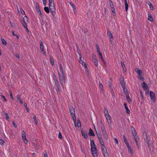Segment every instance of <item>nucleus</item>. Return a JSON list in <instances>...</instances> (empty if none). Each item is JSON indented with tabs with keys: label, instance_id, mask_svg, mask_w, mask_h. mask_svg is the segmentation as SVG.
Masks as SVG:
<instances>
[{
	"label": "nucleus",
	"instance_id": "obj_1",
	"mask_svg": "<svg viewBox=\"0 0 157 157\" xmlns=\"http://www.w3.org/2000/svg\"><path fill=\"white\" fill-rule=\"evenodd\" d=\"M58 74L60 84H61L62 87L63 88V82H65L66 78L64 75V73H61V74H60L59 72H58Z\"/></svg>",
	"mask_w": 157,
	"mask_h": 157
},
{
	"label": "nucleus",
	"instance_id": "obj_2",
	"mask_svg": "<svg viewBox=\"0 0 157 157\" xmlns=\"http://www.w3.org/2000/svg\"><path fill=\"white\" fill-rule=\"evenodd\" d=\"M135 71L138 75V77L141 80H143L144 78L142 77V70L139 69L138 68H136L135 69Z\"/></svg>",
	"mask_w": 157,
	"mask_h": 157
},
{
	"label": "nucleus",
	"instance_id": "obj_3",
	"mask_svg": "<svg viewBox=\"0 0 157 157\" xmlns=\"http://www.w3.org/2000/svg\"><path fill=\"white\" fill-rule=\"evenodd\" d=\"M91 151L94 157H98L97 150L96 147L91 148Z\"/></svg>",
	"mask_w": 157,
	"mask_h": 157
},
{
	"label": "nucleus",
	"instance_id": "obj_4",
	"mask_svg": "<svg viewBox=\"0 0 157 157\" xmlns=\"http://www.w3.org/2000/svg\"><path fill=\"white\" fill-rule=\"evenodd\" d=\"M69 110L71 115L72 116V118H75L76 117L75 113V109L73 107H69Z\"/></svg>",
	"mask_w": 157,
	"mask_h": 157
},
{
	"label": "nucleus",
	"instance_id": "obj_5",
	"mask_svg": "<svg viewBox=\"0 0 157 157\" xmlns=\"http://www.w3.org/2000/svg\"><path fill=\"white\" fill-rule=\"evenodd\" d=\"M21 134H22V137L23 140V141H24V143L25 144H27V142H28V140H27V139H26L25 132L24 131H23L22 132Z\"/></svg>",
	"mask_w": 157,
	"mask_h": 157
},
{
	"label": "nucleus",
	"instance_id": "obj_6",
	"mask_svg": "<svg viewBox=\"0 0 157 157\" xmlns=\"http://www.w3.org/2000/svg\"><path fill=\"white\" fill-rule=\"evenodd\" d=\"M103 154L104 157H108L109 154L107 152V150L105 146L101 147Z\"/></svg>",
	"mask_w": 157,
	"mask_h": 157
},
{
	"label": "nucleus",
	"instance_id": "obj_7",
	"mask_svg": "<svg viewBox=\"0 0 157 157\" xmlns=\"http://www.w3.org/2000/svg\"><path fill=\"white\" fill-rule=\"evenodd\" d=\"M150 95L151 100L154 101H155L156 97L155 94H154L152 91H151L150 92Z\"/></svg>",
	"mask_w": 157,
	"mask_h": 157
},
{
	"label": "nucleus",
	"instance_id": "obj_8",
	"mask_svg": "<svg viewBox=\"0 0 157 157\" xmlns=\"http://www.w3.org/2000/svg\"><path fill=\"white\" fill-rule=\"evenodd\" d=\"M49 8L50 12H55V7L54 4H49Z\"/></svg>",
	"mask_w": 157,
	"mask_h": 157
},
{
	"label": "nucleus",
	"instance_id": "obj_9",
	"mask_svg": "<svg viewBox=\"0 0 157 157\" xmlns=\"http://www.w3.org/2000/svg\"><path fill=\"white\" fill-rule=\"evenodd\" d=\"M40 49L41 50V53L43 54H45V52L44 51V46L43 45V42L41 41H40Z\"/></svg>",
	"mask_w": 157,
	"mask_h": 157
},
{
	"label": "nucleus",
	"instance_id": "obj_10",
	"mask_svg": "<svg viewBox=\"0 0 157 157\" xmlns=\"http://www.w3.org/2000/svg\"><path fill=\"white\" fill-rule=\"evenodd\" d=\"M144 140L146 143L147 144L148 147H149V145L152 144V143H151L150 139H149L148 137H146L144 138Z\"/></svg>",
	"mask_w": 157,
	"mask_h": 157
},
{
	"label": "nucleus",
	"instance_id": "obj_11",
	"mask_svg": "<svg viewBox=\"0 0 157 157\" xmlns=\"http://www.w3.org/2000/svg\"><path fill=\"white\" fill-rule=\"evenodd\" d=\"M81 132H82V136H84V137L85 139H86L88 137V135L87 132L83 129H82L81 130Z\"/></svg>",
	"mask_w": 157,
	"mask_h": 157
},
{
	"label": "nucleus",
	"instance_id": "obj_12",
	"mask_svg": "<svg viewBox=\"0 0 157 157\" xmlns=\"http://www.w3.org/2000/svg\"><path fill=\"white\" fill-rule=\"evenodd\" d=\"M106 119L108 121V122L109 124H111V118L110 116L109 115L105 116Z\"/></svg>",
	"mask_w": 157,
	"mask_h": 157
},
{
	"label": "nucleus",
	"instance_id": "obj_13",
	"mask_svg": "<svg viewBox=\"0 0 157 157\" xmlns=\"http://www.w3.org/2000/svg\"><path fill=\"white\" fill-rule=\"evenodd\" d=\"M142 87L144 90H148V88L147 84L144 82L142 83Z\"/></svg>",
	"mask_w": 157,
	"mask_h": 157
},
{
	"label": "nucleus",
	"instance_id": "obj_14",
	"mask_svg": "<svg viewBox=\"0 0 157 157\" xmlns=\"http://www.w3.org/2000/svg\"><path fill=\"white\" fill-rule=\"evenodd\" d=\"M55 82V86H56V90H58V91L57 92L58 93L59 92V93H60L59 85L58 83V81H57V82Z\"/></svg>",
	"mask_w": 157,
	"mask_h": 157
},
{
	"label": "nucleus",
	"instance_id": "obj_15",
	"mask_svg": "<svg viewBox=\"0 0 157 157\" xmlns=\"http://www.w3.org/2000/svg\"><path fill=\"white\" fill-rule=\"evenodd\" d=\"M88 135L90 136H94L95 135L93 130L91 128H90L89 130V132L88 133Z\"/></svg>",
	"mask_w": 157,
	"mask_h": 157
},
{
	"label": "nucleus",
	"instance_id": "obj_16",
	"mask_svg": "<svg viewBox=\"0 0 157 157\" xmlns=\"http://www.w3.org/2000/svg\"><path fill=\"white\" fill-rule=\"evenodd\" d=\"M124 106L125 107V108L126 110V113H127L128 114H129L130 112V110L128 109V108L127 106V104L126 103H124Z\"/></svg>",
	"mask_w": 157,
	"mask_h": 157
},
{
	"label": "nucleus",
	"instance_id": "obj_17",
	"mask_svg": "<svg viewBox=\"0 0 157 157\" xmlns=\"http://www.w3.org/2000/svg\"><path fill=\"white\" fill-rule=\"evenodd\" d=\"M107 35L109 36V38L111 39L113 38V36L110 31L108 30L107 31Z\"/></svg>",
	"mask_w": 157,
	"mask_h": 157
},
{
	"label": "nucleus",
	"instance_id": "obj_18",
	"mask_svg": "<svg viewBox=\"0 0 157 157\" xmlns=\"http://www.w3.org/2000/svg\"><path fill=\"white\" fill-rule=\"evenodd\" d=\"M131 131L132 132V134L133 135H135L137 133L136 132L134 128L132 127V126L131 127Z\"/></svg>",
	"mask_w": 157,
	"mask_h": 157
},
{
	"label": "nucleus",
	"instance_id": "obj_19",
	"mask_svg": "<svg viewBox=\"0 0 157 157\" xmlns=\"http://www.w3.org/2000/svg\"><path fill=\"white\" fill-rule=\"evenodd\" d=\"M121 64L122 66V68H123L124 71L126 72V67H125V65L124 64V62H121Z\"/></svg>",
	"mask_w": 157,
	"mask_h": 157
},
{
	"label": "nucleus",
	"instance_id": "obj_20",
	"mask_svg": "<svg viewBox=\"0 0 157 157\" xmlns=\"http://www.w3.org/2000/svg\"><path fill=\"white\" fill-rule=\"evenodd\" d=\"M90 145L91 148H92V147H96V145L93 140H90Z\"/></svg>",
	"mask_w": 157,
	"mask_h": 157
},
{
	"label": "nucleus",
	"instance_id": "obj_21",
	"mask_svg": "<svg viewBox=\"0 0 157 157\" xmlns=\"http://www.w3.org/2000/svg\"><path fill=\"white\" fill-rule=\"evenodd\" d=\"M133 136L134 137V139H135L136 143H137L138 140L139 139V138L138 137V136L137 135V134H136L135 135H133Z\"/></svg>",
	"mask_w": 157,
	"mask_h": 157
},
{
	"label": "nucleus",
	"instance_id": "obj_22",
	"mask_svg": "<svg viewBox=\"0 0 157 157\" xmlns=\"http://www.w3.org/2000/svg\"><path fill=\"white\" fill-rule=\"evenodd\" d=\"M147 3L149 5L150 9L151 10H153V6L152 4L151 3V2L150 1H148Z\"/></svg>",
	"mask_w": 157,
	"mask_h": 157
},
{
	"label": "nucleus",
	"instance_id": "obj_23",
	"mask_svg": "<svg viewBox=\"0 0 157 157\" xmlns=\"http://www.w3.org/2000/svg\"><path fill=\"white\" fill-rule=\"evenodd\" d=\"M99 142L101 144V145H102L101 147H104L105 146H104V143L103 141V140H102L101 137H100V138H99Z\"/></svg>",
	"mask_w": 157,
	"mask_h": 157
},
{
	"label": "nucleus",
	"instance_id": "obj_24",
	"mask_svg": "<svg viewBox=\"0 0 157 157\" xmlns=\"http://www.w3.org/2000/svg\"><path fill=\"white\" fill-rule=\"evenodd\" d=\"M28 22H26V21H23V22H22L21 23L23 25V26L25 27V28H27V23H28Z\"/></svg>",
	"mask_w": 157,
	"mask_h": 157
},
{
	"label": "nucleus",
	"instance_id": "obj_25",
	"mask_svg": "<svg viewBox=\"0 0 157 157\" xmlns=\"http://www.w3.org/2000/svg\"><path fill=\"white\" fill-rule=\"evenodd\" d=\"M101 130L102 132H106V131L105 130V128L104 126L102 123H101Z\"/></svg>",
	"mask_w": 157,
	"mask_h": 157
},
{
	"label": "nucleus",
	"instance_id": "obj_26",
	"mask_svg": "<svg viewBox=\"0 0 157 157\" xmlns=\"http://www.w3.org/2000/svg\"><path fill=\"white\" fill-rule=\"evenodd\" d=\"M33 119L34 120L35 122V124L36 125H37L38 124L37 121L36 119V116L34 114H33Z\"/></svg>",
	"mask_w": 157,
	"mask_h": 157
},
{
	"label": "nucleus",
	"instance_id": "obj_27",
	"mask_svg": "<svg viewBox=\"0 0 157 157\" xmlns=\"http://www.w3.org/2000/svg\"><path fill=\"white\" fill-rule=\"evenodd\" d=\"M125 9L126 11H127L128 8V5L127 2V0H125Z\"/></svg>",
	"mask_w": 157,
	"mask_h": 157
},
{
	"label": "nucleus",
	"instance_id": "obj_28",
	"mask_svg": "<svg viewBox=\"0 0 157 157\" xmlns=\"http://www.w3.org/2000/svg\"><path fill=\"white\" fill-rule=\"evenodd\" d=\"M102 133L104 137L105 138L106 140H107L108 139V138L107 135L106 133V132H103Z\"/></svg>",
	"mask_w": 157,
	"mask_h": 157
},
{
	"label": "nucleus",
	"instance_id": "obj_29",
	"mask_svg": "<svg viewBox=\"0 0 157 157\" xmlns=\"http://www.w3.org/2000/svg\"><path fill=\"white\" fill-rule=\"evenodd\" d=\"M17 99L19 101L20 103L21 104H23L22 101L21 99L20 96L19 95H17Z\"/></svg>",
	"mask_w": 157,
	"mask_h": 157
},
{
	"label": "nucleus",
	"instance_id": "obj_30",
	"mask_svg": "<svg viewBox=\"0 0 157 157\" xmlns=\"http://www.w3.org/2000/svg\"><path fill=\"white\" fill-rule=\"evenodd\" d=\"M148 19L151 22H152L153 19L151 15H149Z\"/></svg>",
	"mask_w": 157,
	"mask_h": 157
},
{
	"label": "nucleus",
	"instance_id": "obj_31",
	"mask_svg": "<svg viewBox=\"0 0 157 157\" xmlns=\"http://www.w3.org/2000/svg\"><path fill=\"white\" fill-rule=\"evenodd\" d=\"M104 111L105 113V116L109 115V114L108 111L107 109L104 108Z\"/></svg>",
	"mask_w": 157,
	"mask_h": 157
},
{
	"label": "nucleus",
	"instance_id": "obj_32",
	"mask_svg": "<svg viewBox=\"0 0 157 157\" xmlns=\"http://www.w3.org/2000/svg\"><path fill=\"white\" fill-rule=\"evenodd\" d=\"M45 11L47 13H48L49 12V9L48 7H45L44 8Z\"/></svg>",
	"mask_w": 157,
	"mask_h": 157
},
{
	"label": "nucleus",
	"instance_id": "obj_33",
	"mask_svg": "<svg viewBox=\"0 0 157 157\" xmlns=\"http://www.w3.org/2000/svg\"><path fill=\"white\" fill-rule=\"evenodd\" d=\"M126 99L128 101L129 103H130V102L131 101V100L129 97V94L127 95H126Z\"/></svg>",
	"mask_w": 157,
	"mask_h": 157
},
{
	"label": "nucleus",
	"instance_id": "obj_34",
	"mask_svg": "<svg viewBox=\"0 0 157 157\" xmlns=\"http://www.w3.org/2000/svg\"><path fill=\"white\" fill-rule=\"evenodd\" d=\"M94 64L96 66H98V62L97 59L94 58Z\"/></svg>",
	"mask_w": 157,
	"mask_h": 157
},
{
	"label": "nucleus",
	"instance_id": "obj_35",
	"mask_svg": "<svg viewBox=\"0 0 157 157\" xmlns=\"http://www.w3.org/2000/svg\"><path fill=\"white\" fill-rule=\"evenodd\" d=\"M109 2L110 6V8H111L113 9V8L114 7V6L111 0H109Z\"/></svg>",
	"mask_w": 157,
	"mask_h": 157
},
{
	"label": "nucleus",
	"instance_id": "obj_36",
	"mask_svg": "<svg viewBox=\"0 0 157 157\" xmlns=\"http://www.w3.org/2000/svg\"><path fill=\"white\" fill-rule=\"evenodd\" d=\"M99 57L102 60V61L103 62L104 64H105V65H106V64L105 63V61H104V59H103V57L102 56V54H101V55H99Z\"/></svg>",
	"mask_w": 157,
	"mask_h": 157
},
{
	"label": "nucleus",
	"instance_id": "obj_37",
	"mask_svg": "<svg viewBox=\"0 0 157 157\" xmlns=\"http://www.w3.org/2000/svg\"><path fill=\"white\" fill-rule=\"evenodd\" d=\"M59 65V67H60V71L61 72V73H64L63 67L61 65V64L60 63Z\"/></svg>",
	"mask_w": 157,
	"mask_h": 157
},
{
	"label": "nucleus",
	"instance_id": "obj_38",
	"mask_svg": "<svg viewBox=\"0 0 157 157\" xmlns=\"http://www.w3.org/2000/svg\"><path fill=\"white\" fill-rule=\"evenodd\" d=\"M1 40L2 43L4 45H6L7 44L6 41L3 38H1Z\"/></svg>",
	"mask_w": 157,
	"mask_h": 157
},
{
	"label": "nucleus",
	"instance_id": "obj_39",
	"mask_svg": "<svg viewBox=\"0 0 157 157\" xmlns=\"http://www.w3.org/2000/svg\"><path fill=\"white\" fill-rule=\"evenodd\" d=\"M50 61L51 64L52 65H53L54 64V60L53 58H51V57H50Z\"/></svg>",
	"mask_w": 157,
	"mask_h": 157
},
{
	"label": "nucleus",
	"instance_id": "obj_40",
	"mask_svg": "<svg viewBox=\"0 0 157 157\" xmlns=\"http://www.w3.org/2000/svg\"><path fill=\"white\" fill-rule=\"evenodd\" d=\"M123 136L124 143H126L128 142V141L125 136L124 135H123Z\"/></svg>",
	"mask_w": 157,
	"mask_h": 157
},
{
	"label": "nucleus",
	"instance_id": "obj_41",
	"mask_svg": "<svg viewBox=\"0 0 157 157\" xmlns=\"http://www.w3.org/2000/svg\"><path fill=\"white\" fill-rule=\"evenodd\" d=\"M24 106L25 107V108L27 111L28 112H29V110L28 109V107L27 106V103H26L25 102L24 103Z\"/></svg>",
	"mask_w": 157,
	"mask_h": 157
},
{
	"label": "nucleus",
	"instance_id": "obj_42",
	"mask_svg": "<svg viewBox=\"0 0 157 157\" xmlns=\"http://www.w3.org/2000/svg\"><path fill=\"white\" fill-rule=\"evenodd\" d=\"M77 126L79 127H81L80 121L79 119L77 120Z\"/></svg>",
	"mask_w": 157,
	"mask_h": 157
},
{
	"label": "nucleus",
	"instance_id": "obj_43",
	"mask_svg": "<svg viewBox=\"0 0 157 157\" xmlns=\"http://www.w3.org/2000/svg\"><path fill=\"white\" fill-rule=\"evenodd\" d=\"M74 123L75 126L77 127L76 118H73Z\"/></svg>",
	"mask_w": 157,
	"mask_h": 157
},
{
	"label": "nucleus",
	"instance_id": "obj_44",
	"mask_svg": "<svg viewBox=\"0 0 157 157\" xmlns=\"http://www.w3.org/2000/svg\"><path fill=\"white\" fill-rule=\"evenodd\" d=\"M99 86L101 90H102L103 89V86L102 83H99Z\"/></svg>",
	"mask_w": 157,
	"mask_h": 157
},
{
	"label": "nucleus",
	"instance_id": "obj_45",
	"mask_svg": "<svg viewBox=\"0 0 157 157\" xmlns=\"http://www.w3.org/2000/svg\"><path fill=\"white\" fill-rule=\"evenodd\" d=\"M23 21H26V22L28 21V17L26 16H25L23 18Z\"/></svg>",
	"mask_w": 157,
	"mask_h": 157
},
{
	"label": "nucleus",
	"instance_id": "obj_46",
	"mask_svg": "<svg viewBox=\"0 0 157 157\" xmlns=\"http://www.w3.org/2000/svg\"><path fill=\"white\" fill-rule=\"evenodd\" d=\"M53 80L55 82H57V81H58L56 77L55 74H53Z\"/></svg>",
	"mask_w": 157,
	"mask_h": 157
},
{
	"label": "nucleus",
	"instance_id": "obj_47",
	"mask_svg": "<svg viewBox=\"0 0 157 157\" xmlns=\"http://www.w3.org/2000/svg\"><path fill=\"white\" fill-rule=\"evenodd\" d=\"M128 149L129 151L130 152V153L131 154H132L133 153V150L131 148V147H128Z\"/></svg>",
	"mask_w": 157,
	"mask_h": 157
},
{
	"label": "nucleus",
	"instance_id": "obj_48",
	"mask_svg": "<svg viewBox=\"0 0 157 157\" xmlns=\"http://www.w3.org/2000/svg\"><path fill=\"white\" fill-rule=\"evenodd\" d=\"M120 83L121 84H124V83H125L124 80V78L123 77H122V79H121L120 81Z\"/></svg>",
	"mask_w": 157,
	"mask_h": 157
},
{
	"label": "nucleus",
	"instance_id": "obj_49",
	"mask_svg": "<svg viewBox=\"0 0 157 157\" xmlns=\"http://www.w3.org/2000/svg\"><path fill=\"white\" fill-rule=\"evenodd\" d=\"M4 141L2 139H0V144L2 145L4 143Z\"/></svg>",
	"mask_w": 157,
	"mask_h": 157
},
{
	"label": "nucleus",
	"instance_id": "obj_50",
	"mask_svg": "<svg viewBox=\"0 0 157 157\" xmlns=\"http://www.w3.org/2000/svg\"><path fill=\"white\" fill-rule=\"evenodd\" d=\"M143 135L144 137V139L145 137H148L147 136V134L146 132L144 131L143 133Z\"/></svg>",
	"mask_w": 157,
	"mask_h": 157
},
{
	"label": "nucleus",
	"instance_id": "obj_51",
	"mask_svg": "<svg viewBox=\"0 0 157 157\" xmlns=\"http://www.w3.org/2000/svg\"><path fill=\"white\" fill-rule=\"evenodd\" d=\"M49 4H54L53 0H48Z\"/></svg>",
	"mask_w": 157,
	"mask_h": 157
},
{
	"label": "nucleus",
	"instance_id": "obj_52",
	"mask_svg": "<svg viewBox=\"0 0 157 157\" xmlns=\"http://www.w3.org/2000/svg\"><path fill=\"white\" fill-rule=\"evenodd\" d=\"M58 137L59 138L61 139H62V137L61 133L60 132H59L58 135Z\"/></svg>",
	"mask_w": 157,
	"mask_h": 157
},
{
	"label": "nucleus",
	"instance_id": "obj_53",
	"mask_svg": "<svg viewBox=\"0 0 157 157\" xmlns=\"http://www.w3.org/2000/svg\"><path fill=\"white\" fill-rule=\"evenodd\" d=\"M33 144H34V147L35 148H36L37 149H38L39 148V146H38V145L37 144H36V143L35 144L34 143H33Z\"/></svg>",
	"mask_w": 157,
	"mask_h": 157
},
{
	"label": "nucleus",
	"instance_id": "obj_54",
	"mask_svg": "<svg viewBox=\"0 0 157 157\" xmlns=\"http://www.w3.org/2000/svg\"><path fill=\"white\" fill-rule=\"evenodd\" d=\"M5 115L6 116V119L7 120L9 119V115L7 113H5Z\"/></svg>",
	"mask_w": 157,
	"mask_h": 157
},
{
	"label": "nucleus",
	"instance_id": "obj_55",
	"mask_svg": "<svg viewBox=\"0 0 157 157\" xmlns=\"http://www.w3.org/2000/svg\"><path fill=\"white\" fill-rule=\"evenodd\" d=\"M70 5L73 7V9L74 10V9H75V10H76L75 8V6H74V4L72 3H70Z\"/></svg>",
	"mask_w": 157,
	"mask_h": 157
},
{
	"label": "nucleus",
	"instance_id": "obj_56",
	"mask_svg": "<svg viewBox=\"0 0 157 157\" xmlns=\"http://www.w3.org/2000/svg\"><path fill=\"white\" fill-rule=\"evenodd\" d=\"M43 5L45 6L47 4V0H43Z\"/></svg>",
	"mask_w": 157,
	"mask_h": 157
},
{
	"label": "nucleus",
	"instance_id": "obj_57",
	"mask_svg": "<svg viewBox=\"0 0 157 157\" xmlns=\"http://www.w3.org/2000/svg\"><path fill=\"white\" fill-rule=\"evenodd\" d=\"M12 34L13 36H16L17 38L18 37V36L17 35L15 34L14 31H12Z\"/></svg>",
	"mask_w": 157,
	"mask_h": 157
},
{
	"label": "nucleus",
	"instance_id": "obj_58",
	"mask_svg": "<svg viewBox=\"0 0 157 157\" xmlns=\"http://www.w3.org/2000/svg\"><path fill=\"white\" fill-rule=\"evenodd\" d=\"M10 96L12 99H13V97L11 91H10Z\"/></svg>",
	"mask_w": 157,
	"mask_h": 157
},
{
	"label": "nucleus",
	"instance_id": "obj_59",
	"mask_svg": "<svg viewBox=\"0 0 157 157\" xmlns=\"http://www.w3.org/2000/svg\"><path fill=\"white\" fill-rule=\"evenodd\" d=\"M114 140L116 142V143L117 144H118V140L116 138H115L114 139Z\"/></svg>",
	"mask_w": 157,
	"mask_h": 157
},
{
	"label": "nucleus",
	"instance_id": "obj_60",
	"mask_svg": "<svg viewBox=\"0 0 157 157\" xmlns=\"http://www.w3.org/2000/svg\"><path fill=\"white\" fill-rule=\"evenodd\" d=\"M1 97L3 98L4 99V101H7L6 99V98L3 95H2Z\"/></svg>",
	"mask_w": 157,
	"mask_h": 157
},
{
	"label": "nucleus",
	"instance_id": "obj_61",
	"mask_svg": "<svg viewBox=\"0 0 157 157\" xmlns=\"http://www.w3.org/2000/svg\"><path fill=\"white\" fill-rule=\"evenodd\" d=\"M36 9L39 8V6L38 3L36 2Z\"/></svg>",
	"mask_w": 157,
	"mask_h": 157
},
{
	"label": "nucleus",
	"instance_id": "obj_62",
	"mask_svg": "<svg viewBox=\"0 0 157 157\" xmlns=\"http://www.w3.org/2000/svg\"><path fill=\"white\" fill-rule=\"evenodd\" d=\"M21 13L22 14H25V11L22 9L21 10Z\"/></svg>",
	"mask_w": 157,
	"mask_h": 157
},
{
	"label": "nucleus",
	"instance_id": "obj_63",
	"mask_svg": "<svg viewBox=\"0 0 157 157\" xmlns=\"http://www.w3.org/2000/svg\"><path fill=\"white\" fill-rule=\"evenodd\" d=\"M12 124H13V126H14V127H15V128H16L17 127V125L15 124V123L14 122V121H13L12 122Z\"/></svg>",
	"mask_w": 157,
	"mask_h": 157
},
{
	"label": "nucleus",
	"instance_id": "obj_64",
	"mask_svg": "<svg viewBox=\"0 0 157 157\" xmlns=\"http://www.w3.org/2000/svg\"><path fill=\"white\" fill-rule=\"evenodd\" d=\"M38 13H39V14L40 16V17H42L43 15H42V13L41 10H40V11H39L38 12Z\"/></svg>",
	"mask_w": 157,
	"mask_h": 157
}]
</instances>
